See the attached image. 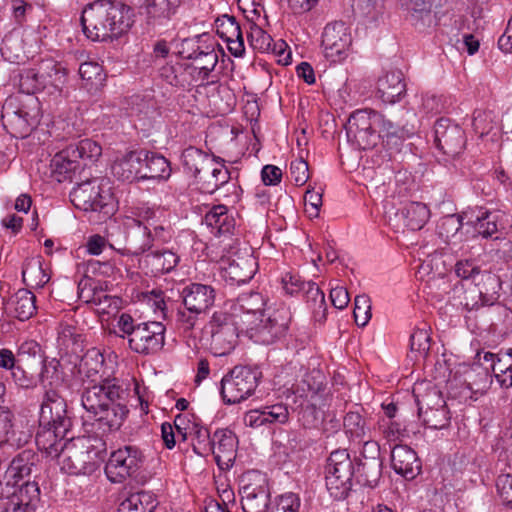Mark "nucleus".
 Masks as SVG:
<instances>
[{"mask_svg": "<svg viewBox=\"0 0 512 512\" xmlns=\"http://www.w3.org/2000/svg\"><path fill=\"white\" fill-rule=\"evenodd\" d=\"M463 217L456 214L447 215L441 218L438 224V232L441 237L449 239L461 229Z\"/></svg>", "mask_w": 512, "mask_h": 512, "instance_id": "55", "label": "nucleus"}, {"mask_svg": "<svg viewBox=\"0 0 512 512\" xmlns=\"http://www.w3.org/2000/svg\"><path fill=\"white\" fill-rule=\"evenodd\" d=\"M40 345L34 340H28L23 342L18 347L17 359L22 361V358L25 356L37 358L38 363L41 365V371L39 373V380L42 384H44L47 379V373L49 372V367H53L56 370V365L53 364V361L49 364L46 363V360L42 358L40 355Z\"/></svg>", "mask_w": 512, "mask_h": 512, "instance_id": "46", "label": "nucleus"}, {"mask_svg": "<svg viewBox=\"0 0 512 512\" xmlns=\"http://www.w3.org/2000/svg\"><path fill=\"white\" fill-rule=\"evenodd\" d=\"M456 0H410V9L414 12H433L434 15H445L453 8Z\"/></svg>", "mask_w": 512, "mask_h": 512, "instance_id": "50", "label": "nucleus"}, {"mask_svg": "<svg viewBox=\"0 0 512 512\" xmlns=\"http://www.w3.org/2000/svg\"><path fill=\"white\" fill-rule=\"evenodd\" d=\"M68 146L54 155L51 160V171L58 182L78 180L77 170L82 168L81 162L70 155Z\"/></svg>", "mask_w": 512, "mask_h": 512, "instance_id": "30", "label": "nucleus"}, {"mask_svg": "<svg viewBox=\"0 0 512 512\" xmlns=\"http://www.w3.org/2000/svg\"><path fill=\"white\" fill-rule=\"evenodd\" d=\"M76 181V187L70 192L73 205L83 211L99 212L105 217L112 213V194L109 189H104L102 179L81 177Z\"/></svg>", "mask_w": 512, "mask_h": 512, "instance_id": "9", "label": "nucleus"}, {"mask_svg": "<svg viewBox=\"0 0 512 512\" xmlns=\"http://www.w3.org/2000/svg\"><path fill=\"white\" fill-rule=\"evenodd\" d=\"M406 94L404 75L400 70H393L379 77L377 81V95L388 104H394Z\"/></svg>", "mask_w": 512, "mask_h": 512, "instance_id": "27", "label": "nucleus"}, {"mask_svg": "<svg viewBox=\"0 0 512 512\" xmlns=\"http://www.w3.org/2000/svg\"><path fill=\"white\" fill-rule=\"evenodd\" d=\"M183 164L205 193L212 194L229 184L230 172L220 157L209 159L201 150L188 148L183 154Z\"/></svg>", "mask_w": 512, "mask_h": 512, "instance_id": "7", "label": "nucleus"}, {"mask_svg": "<svg viewBox=\"0 0 512 512\" xmlns=\"http://www.w3.org/2000/svg\"><path fill=\"white\" fill-rule=\"evenodd\" d=\"M383 121V114L372 109L354 111L345 126L349 141L359 149H371L379 141V122Z\"/></svg>", "mask_w": 512, "mask_h": 512, "instance_id": "13", "label": "nucleus"}, {"mask_svg": "<svg viewBox=\"0 0 512 512\" xmlns=\"http://www.w3.org/2000/svg\"><path fill=\"white\" fill-rule=\"evenodd\" d=\"M430 348V336L426 329H415L410 336V349L426 353Z\"/></svg>", "mask_w": 512, "mask_h": 512, "instance_id": "60", "label": "nucleus"}, {"mask_svg": "<svg viewBox=\"0 0 512 512\" xmlns=\"http://www.w3.org/2000/svg\"><path fill=\"white\" fill-rule=\"evenodd\" d=\"M102 285L90 277L84 276L78 283V297L85 303H99Z\"/></svg>", "mask_w": 512, "mask_h": 512, "instance_id": "52", "label": "nucleus"}, {"mask_svg": "<svg viewBox=\"0 0 512 512\" xmlns=\"http://www.w3.org/2000/svg\"><path fill=\"white\" fill-rule=\"evenodd\" d=\"M141 235L127 238L129 248L133 255L139 256L150 251L156 244L168 243L172 238L171 229L158 218L150 228L142 227Z\"/></svg>", "mask_w": 512, "mask_h": 512, "instance_id": "20", "label": "nucleus"}, {"mask_svg": "<svg viewBox=\"0 0 512 512\" xmlns=\"http://www.w3.org/2000/svg\"><path fill=\"white\" fill-rule=\"evenodd\" d=\"M500 215L497 212L480 211L476 218L469 223L475 231L484 238H490L498 232Z\"/></svg>", "mask_w": 512, "mask_h": 512, "instance_id": "44", "label": "nucleus"}, {"mask_svg": "<svg viewBox=\"0 0 512 512\" xmlns=\"http://www.w3.org/2000/svg\"><path fill=\"white\" fill-rule=\"evenodd\" d=\"M465 302L463 303L467 311L477 310L485 305L494 306L493 303L488 304L486 297L478 289H472L465 292Z\"/></svg>", "mask_w": 512, "mask_h": 512, "instance_id": "63", "label": "nucleus"}, {"mask_svg": "<svg viewBox=\"0 0 512 512\" xmlns=\"http://www.w3.org/2000/svg\"><path fill=\"white\" fill-rule=\"evenodd\" d=\"M257 267V261L251 253L236 255L222 269V277L229 285H241L253 278Z\"/></svg>", "mask_w": 512, "mask_h": 512, "instance_id": "23", "label": "nucleus"}, {"mask_svg": "<svg viewBox=\"0 0 512 512\" xmlns=\"http://www.w3.org/2000/svg\"><path fill=\"white\" fill-rule=\"evenodd\" d=\"M261 373L248 366H235L221 380V396L226 404H236L250 397L258 386Z\"/></svg>", "mask_w": 512, "mask_h": 512, "instance_id": "14", "label": "nucleus"}, {"mask_svg": "<svg viewBox=\"0 0 512 512\" xmlns=\"http://www.w3.org/2000/svg\"><path fill=\"white\" fill-rule=\"evenodd\" d=\"M104 366V356L97 348H91L81 357L78 371L87 378L98 375Z\"/></svg>", "mask_w": 512, "mask_h": 512, "instance_id": "45", "label": "nucleus"}, {"mask_svg": "<svg viewBox=\"0 0 512 512\" xmlns=\"http://www.w3.org/2000/svg\"><path fill=\"white\" fill-rule=\"evenodd\" d=\"M265 424H284L288 421L289 412L285 405L274 404L262 407Z\"/></svg>", "mask_w": 512, "mask_h": 512, "instance_id": "56", "label": "nucleus"}, {"mask_svg": "<svg viewBox=\"0 0 512 512\" xmlns=\"http://www.w3.org/2000/svg\"><path fill=\"white\" fill-rule=\"evenodd\" d=\"M143 463V455L135 446H125L112 452L105 466V474L113 483H121L135 474Z\"/></svg>", "mask_w": 512, "mask_h": 512, "instance_id": "16", "label": "nucleus"}, {"mask_svg": "<svg viewBox=\"0 0 512 512\" xmlns=\"http://www.w3.org/2000/svg\"><path fill=\"white\" fill-rule=\"evenodd\" d=\"M71 426L66 400L56 390H46L40 406L39 428L35 437L38 448L48 455L57 453L58 445L66 438Z\"/></svg>", "mask_w": 512, "mask_h": 512, "instance_id": "2", "label": "nucleus"}, {"mask_svg": "<svg viewBox=\"0 0 512 512\" xmlns=\"http://www.w3.org/2000/svg\"><path fill=\"white\" fill-rule=\"evenodd\" d=\"M346 435L353 442L360 443L362 440L371 437V431L366 420L359 412H348L343 420Z\"/></svg>", "mask_w": 512, "mask_h": 512, "instance_id": "38", "label": "nucleus"}, {"mask_svg": "<svg viewBox=\"0 0 512 512\" xmlns=\"http://www.w3.org/2000/svg\"><path fill=\"white\" fill-rule=\"evenodd\" d=\"M204 222L210 233L216 237L232 233L235 227L234 218L228 214V208L223 205H214L205 215Z\"/></svg>", "mask_w": 512, "mask_h": 512, "instance_id": "32", "label": "nucleus"}, {"mask_svg": "<svg viewBox=\"0 0 512 512\" xmlns=\"http://www.w3.org/2000/svg\"><path fill=\"white\" fill-rule=\"evenodd\" d=\"M13 421L14 414L9 410V408L0 406V434L5 436V440L0 441V444L7 443L20 448L27 443L30 436L28 434L21 433L18 438H15L16 433L13 430Z\"/></svg>", "mask_w": 512, "mask_h": 512, "instance_id": "39", "label": "nucleus"}, {"mask_svg": "<svg viewBox=\"0 0 512 512\" xmlns=\"http://www.w3.org/2000/svg\"><path fill=\"white\" fill-rule=\"evenodd\" d=\"M404 227L413 231L420 230L430 217V210L422 202L405 203L395 214Z\"/></svg>", "mask_w": 512, "mask_h": 512, "instance_id": "31", "label": "nucleus"}, {"mask_svg": "<svg viewBox=\"0 0 512 512\" xmlns=\"http://www.w3.org/2000/svg\"><path fill=\"white\" fill-rule=\"evenodd\" d=\"M472 125L474 131L481 137L487 135L493 129V114L491 111L475 110L473 112Z\"/></svg>", "mask_w": 512, "mask_h": 512, "instance_id": "57", "label": "nucleus"}, {"mask_svg": "<svg viewBox=\"0 0 512 512\" xmlns=\"http://www.w3.org/2000/svg\"><path fill=\"white\" fill-rule=\"evenodd\" d=\"M321 44L328 57L341 59L351 47V34H322Z\"/></svg>", "mask_w": 512, "mask_h": 512, "instance_id": "42", "label": "nucleus"}, {"mask_svg": "<svg viewBox=\"0 0 512 512\" xmlns=\"http://www.w3.org/2000/svg\"><path fill=\"white\" fill-rule=\"evenodd\" d=\"M121 338L128 340L129 348L142 356L157 354L165 344V326L158 321L135 323L130 314L122 313L117 321Z\"/></svg>", "mask_w": 512, "mask_h": 512, "instance_id": "6", "label": "nucleus"}, {"mask_svg": "<svg viewBox=\"0 0 512 512\" xmlns=\"http://www.w3.org/2000/svg\"><path fill=\"white\" fill-rule=\"evenodd\" d=\"M127 396L119 379L106 377L84 388L81 403L98 429L109 433L118 430L129 413Z\"/></svg>", "mask_w": 512, "mask_h": 512, "instance_id": "1", "label": "nucleus"}, {"mask_svg": "<svg viewBox=\"0 0 512 512\" xmlns=\"http://www.w3.org/2000/svg\"><path fill=\"white\" fill-rule=\"evenodd\" d=\"M326 488L335 500L345 499L352 488L354 464L346 449L333 451L325 467Z\"/></svg>", "mask_w": 512, "mask_h": 512, "instance_id": "12", "label": "nucleus"}, {"mask_svg": "<svg viewBox=\"0 0 512 512\" xmlns=\"http://www.w3.org/2000/svg\"><path fill=\"white\" fill-rule=\"evenodd\" d=\"M416 129L413 123L407 120L393 121L383 115L379 122L378 135L390 155L401 151L404 141L414 135Z\"/></svg>", "mask_w": 512, "mask_h": 512, "instance_id": "19", "label": "nucleus"}, {"mask_svg": "<svg viewBox=\"0 0 512 512\" xmlns=\"http://www.w3.org/2000/svg\"><path fill=\"white\" fill-rule=\"evenodd\" d=\"M266 298L257 291H249L240 294L234 305V312L242 317L243 320H253L264 317L267 313Z\"/></svg>", "mask_w": 512, "mask_h": 512, "instance_id": "28", "label": "nucleus"}, {"mask_svg": "<svg viewBox=\"0 0 512 512\" xmlns=\"http://www.w3.org/2000/svg\"><path fill=\"white\" fill-rule=\"evenodd\" d=\"M68 148L72 157L83 162L81 163L82 167L87 165L86 161L94 162L102 154L101 146L91 139H82L80 141L70 143Z\"/></svg>", "mask_w": 512, "mask_h": 512, "instance_id": "40", "label": "nucleus"}, {"mask_svg": "<svg viewBox=\"0 0 512 512\" xmlns=\"http://www.w3.org/2000/svg\"><path fill=\"white\" fill-rule=\"evenodd\" d=\"M11 377L14 383L23 389H33L37 386L39 377L36 378L32 374H28L18 363L11 371Z\"/></svg>", "mask_w": 512, "mask_h": 512, "instance_id": "58", "label": "nucleus"}, {"mask_svg": "<svg viewBox=\"0 0 512 512\" xmlns=\"http://www.w3.org/2000/svg\"><path fill=\"white\" fill-rule=\"evenodd\" d=\"M5 310L18 320L26 321L36 312V297L28 289H19L6 301Z\"/></svg>", "mask_w": 512, "mask_h": 512, "instance_id": "29", "label": "nucleus"}, {"mask_svg": "<svg viewBox=\"0 0 512 512\" xmlns=\"http://www.w3.org/2000/svg\"><path fill=\"white\" fill-rule=\"evenodd\" d=\"M157 506L154 495L139 491L126 497L118 507V512H153Z\"/></svg>", "mask_w": 512, "mask_h": 512, "instance_id": "36", "label": "nucleus"}, {"mask_svg": "<svg viewBox=\"0 0 512 512\" xmlns=\"http://www.w3.org/2000/svg\"><path fill=\"white\" fill-rule=\"evenodd\" d=\"M439 401L442 403L437 407H428L425 410L418 401V415L428 428L443 429L450 423L449 411L445 403L441 399Z\"/></svg>", "mask_w": 512, "mask_h": 512, "instance_id": "37", "label": "nucleus"}, {"mask_svg": "<svg viewBox=\"0 0 512 512\" xmlns=\"http://www.w3.org/2000/svg\"><path fill=\"white\" fill-rule=\"evenodd\" d=\"M140 268L148 276L158 277L173 271L179 264V255L171 249H157L141 254Z\"/></svg>", "mask_w": 512, "mask_h": 512, "instance_id": "21", "label": "nucleus"}, {"mask_svg": "<svg viewBox=\"0 0 512 512\" xmlns=\"http://www.w3.org/2000/svg\"><path fill=\"white\" fill-rule=\"evenodd\" d=\"M79 75L86 85L91 88H98L104 85L106 74L101 65L94 61H87L80 65Z\"/></svg>", "mask_w": 512, "mask_h": 512, "instance_id": "51", "label": "nucleus"}, {"mask_svg": "<svg viewBox=\"0 0 512 512\" xmlns=\"http://www.w3.org/2000/svg\"><path fill=\"white\" fill-rule=\"evenodd\" d=\"M391 465L397 474L410 480L414 479L421 470V463L416 452L407 445H395L393 447Z\"/></svg>", "mask_w": 512, "mask_h": 512, "instance_id": "26", "label": "nucleus"}, {"mask_svg": "<svg viewBox=\"0 0 512 512\" xmlns=\"http://www.w3.org/2000/svg\"><path fill=\"white\" fill-rule=\"evenodd\" d=\"M147 157V150H135L127 152L126 154L118 157L111 169L113 175L121 180L132 182L134 180H143V159L142 156Z\"/></svg>", "mask_w": 512, "mask_h": 512, "instance_id": "25", "label": "nucleus"}, {"mask_svg": "<svg viewBox=\"0 0 512 512\" xmlns=\"http://www.w3.org/2000/svg\"><path fill=\"white\" fill-rule=\"evenodd\" d=\"M283 289L287 294L294 295L298 292H302L303 288H305L306 281L302 280V278L298 274L286 273L282 279Z\"/></svg>", "mask_w": 512, "mask_h": 512, "instance_id": "64", "label": "nucleus"}, {"mask_svg": "<svg viewBox=\"0 0 512 512\" xmlns=\"http://www.w3.org/2000/svg\"><path fill=\"white\" fill-rule=\"evenodd\" d=\"M434 142L439 151L447 157L455 159L465 149V132L450 119L440 118L434 124Z\"/></svg>", "mask_w": 512, "mask_h": 512, "instance_id": "17", "label": "nucleus"}, {"mask_svg": "<svg viewBox=\"0 0 512 512\" xmlns=\"http://www.w3.org/2000/svg\"><path fill=\"white\" fill-rule=\"evenodd\" d=\"M22 278L23 282L31 287H43L50 279L40 260H31L25 263Z\"/></svg>", "mask_w": 512, "mask_h": 512, "instance_id": "48", "label": "nucleus"}, {"mask_svg": "<svg viewBox=\"0 0 512 512\" xmlns=\"http://www.w3.org/2000/svg\"><path fill=\"white\" fill-rule=\"evenodd\" d=\"M181 296L187 310L205 314L215 303L216 291L211 285L190 283L183 288Z\"/></svg>", "mask_w": 512, "mask_h": 512, "instance_id": "22", "label": "nucleus"}, {"mask_svg": "<svg viewBox=\"0 0 512 512\" xmlns=\"http://www.w3.org/2000/svg\"><path fill=\"white\" fill-rule=\"evenodd\" d=\"M323 389V375L320 371L306 373L295 385L294 393L300 398H314Z\"/></svg>", "mask_w": 512, "mask_h": 512, "instance_id": "43", "label": "nucleus"}, {"mask_svg": "<svg viewBox=\"0 0 512 512\" xmlns=\"http://www.w3.org/2000/svg\"><path fill=\"white\" fill-rule=\"evenodd\" d=\"M496 488L503 504L512 506V475H499L496 480Z\"/></svg>", "mask_w": 512, "mask_h": 512, "instance_id": "59", "label": "nucleus"}, {"mask_svg": "<svg viewBox=\"0 0 512 512\" xmlns=\"http://www.w3.org/2000/svg\"><path fill=\"white\" fill-rule=\"evenodd\" d=\"M240 484L243 511L267 512L270 503L267 476L258 470H250L242 475Z\"/></svg>", "mask_w": 512, "mask_h": 512, "instance_id": "15", "label": "nucleus"}, {"mask_svg": "<svg viewBox=\"0 0 512 512\" xmlns=\"http://www.w3.org/2000/svg\"><path fill=\"white\" fill-rule=\"evenodd\" d=\"M40 470V455L32 449L22 450L13 457L5 471L4 479L6 480L7 489L19 485V482L25 478L33 476L36 479Z\"/></svg>", "mask_w": 512, "mask_h": 512, "instance_id": "18", "label": "nucleus"}, {"mask_svg": "<svg viewBox=\"0 0 512 512\" xmlns=\"http://www.w3.org/2000/svg\"><path fill=\"white\" fill-rule=\"evenodd\" d=\"M289 323L290 313L286 308H268L264 317L246 320L243 328L255 343L270 345L286 334Z\"/></svg>", "mask_w": 512, "mask_h": 512, "instance_id": "11", "label": "nucleus"}, {"mask_svg": "<svg viewBox=\"0 0 512 512\" xmlns=\"http://www.w3.org/2000/svg\"><path fill=\"white\" fill-rule=\"evenodd\" d=\"M191 445L193 451L202 457L208 456L213 451V436L206 427L193 425L191 431Z\"/></svg>", "mask_w": 512, "mask_h": 512, "instance_id": "49", "label": "nucleus"}, {"mask_svg": "<svg viewBox=\"0 0 512 512\" xmlns=\"http://www.w3.org/2000/svg\"><path fill=\"white\" fill-rule=\"evenodd\" d=\"M131 214L132 216L127 218V226L129 228L128 238L133 235H141L142 231L140 228H150L159 218L155 209L145 205L134 207Z\"/></svg>", "mask_w": 512, "mask_h": 512, "instance_id": "35", "label": "nucleus"}, {"mask_svg": "<svg viewBox=\"0 0 512 512\" xmlns=\"http://www.w3.org/2000/svg\"><path fill=\"white\" fill-rule=\"evenodd\" d=\"M205 45H202V35L196 34L191 37H187L181 40L176 45L177 54L183 59H194L197 58L201 50L204 49Z\"/></svg>", "mask_w": 512, "mask_h": 512, "instance_id": "53", "label": "nucleus"}, {"mask_svg": "<svg viewBox=\"0 0 512 512\" xmlns=\"http://www.w3.org/2000/svg\"><path fill=\"white\" fill-rule=\"evenodd\" d=\"M195 61V68L198 70L199 78L204 81L207 80L209 74L215 69L218 63V53L213 45H205L201 50Z\"/></svg>", "mask_w": 512, "mask_h": 512, "instance_id": "47", "label": "nucleus"}, {"mask_svg": "<svg viewBox=\"0 0 512 512\" xmlns=\"http://www.w3.org/2000/svg\"><path fill=\"white\" fill-rule=\"evenodd\" d=\"M41 109L39 99L29 92L19 89L9 96L1 111L3 127L13 137L25 138L38 126Z\"/></svg>", "mask_w": 512, "mask_h": 512, "instance_id": "5", "label": "nucleus"}, {"mask_svg": "<svg viewBox=\"0 0 512 512\" xmlns=\"http://www.w3.org/2000/svg\"><path fill=\"white\" fill-rule=\"evenodd\" d=\"M105 442L97 436L71 438L68 443L58 445V451L51 456L58 457L62 469L69 474L90 475L104 460Z\"/></svg>", "mask_w": 512, "mask_h": 512, "instance_id": "3", "label": "nucleus"}, {"mask_svg": "<svg viewBox=\"0 0 512 512\" xmlns=\"http://www.w3.org/2000/svg\"><path fill=\"white\" fill-rule=\"evenodd\" d=\"M13 487H9V496L4 499H9L14 505H20L26 509L35 512L36 507L40 501V488L36 480H27L19 487L11 491Z\"/></svg>", "mask_w": 512, "mask_h": 512, "instance_id": "33", "label": "nucleus"}, {"mask_svg": "<svg viewBox=\"0 0 512 512\" xmlns=\"http://www.w3.org/2000/svg\"><path fill=\"white\" fill-rule=\"evenodd\" d=\"M80 23L82 32H129L135 23V13L132 7L122 2L96 0L85 6Z\"/></svg>", "mask_w": 512, "mask_h": 512, "instance_id": "4", "label": "nucleus"}, {"mask_svg": "<svg viewBox=\"0 0 512 512\" xmlns=\"http://www.w3.org/2000/svg\"><path fill=\"white\" fill-rule=\"evenodd\" d=\"M238 440L229 429H218L213 434V451L217 466L221 470H228L233 466L236 458Z\"/></svg>", "mask_w": 512, "mask_h": 512, "instance_id": "24", "label": "nucleus"}, {"mask_svg": "<svg viewBox=\"0 0 512 512\" xmlns=\"http://www.w3.org/2000/svg\"><path fill=\"white\" fill-rule=\"evenodd\" d=\"M307 299V302L312 303L314 307H325V296L323 291L318 285L312 281H307L305 288L302 291Z\"/></svg>", "mask_w": 512, "mask_h": 512, "instance_id": "62", "label": "nucleus"}, {"mask_svg": "<svg viewBox=\"0 0 512 512\" xmlns=\"http://www.w3.org/2000/svg\"><path fill=\"white\" fill-rule=\"evenodd\" d=\"M242 317L227 311H215L209 321L211 333L210 346L217 356L229 354L236 346L240 332H245Z\"/></svg>", "mask_w": 512, "mask_h": 512, "instance_id": "10", "label": "nucleus"}, {"mask_svg": "<svg viewBox=\"0 0 512 512\" xmlns=\"http://www.w3.org/2000/svg\"><path fill=\"white\" fill-rule=\"evenodd\" d=\"M142 158H145L143 159V180L167 179L170 176V163L164 156L147 150V157L144 155Z\"/></svg>", "mask_w": 512, "mask_h": 512, "instance_id": "34", "label": "nucleus"}, {"mask_svg": "<svg viewBox=\"0 0 512 512\" xmlns=\"http://www.w3.org/2000/svg\"><path fill=\"white\" fill-rule=\"evenodd\" d=\"M67 81V69L52 58L42 59L34 68L19 74V89L35 95L38 91L60 96Z\"/></svg>", "mask_w": 512, "mask_h": 512, "instance_id": "8", "label": "nucleus"}, {"mask_svg": "<svg viewBox=\"0 0 512 512\" xmlns=\"http://www.w3.org/2000/svg\"><path fill=\"white\" fill-rule=\"evenodd\" d=\"M290 174L295 185H304L309 179L308 163L303 159L292 161L290 164Z\"/></svg>", "mask_w": 512, "mask_h": 512, "instance_id": "61", "label": "nucleus"}, {"mask_svg": "<svg viewBox=\"0 0 512 512\" xmlns=\"http://www.w3.org/2000/svg\"><path fill=\"white\" fill-rule=\"evenodd\" d=\"M382 475V461H359L355 472L356 481L368 487H375Z\"/></svg>", "mask_w": 512, "mask_h": 512, "instance_id": "41", "label": "nucleus"}, {"mask_svg": "<svg viewBox=\"0 0 512 512\" xmlns=\"http://www.w3.org/2000/svg\"><path fill=\"white\" fill-rule=\"evenodd\" d=\"M353 315L355 323L359 327L367 325L371 318V301L367 295L363 294L355 297Z\"/></svg>", "mask_w": 512, "mask_h": 512, "instance_id": "54", "label": "nucleus"}]
</instances>
